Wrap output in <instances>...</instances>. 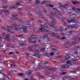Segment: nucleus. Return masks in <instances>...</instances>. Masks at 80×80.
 <instances>
[{
	"label": "nucleus",
	"mask_w": 80,
	"mask_h": 80,
	"mask_svg": "<svg viewBox=\"0 0 80 80\" xmlns=\"http://www.w3.org/2000/svg\"><path fill=\"white\" fill-rule=\"evenodd\" d=\"M50 18L51 19V21H52L51 22V23H52V25L48 23V22H47L46 24H45L44 25H42L41 24L40 26L41 28H39V30H38L37 32L38 33H39L40 32H44V31H45V30H46V32L48 33V32H49V30H47L43 28L44 27H45L46 28H48V25H49V27H52V28H54V27H55V26L53 25H55L56 22V20H55L54 18H53V17L51 16L50 17Z\"/></svg>",
	"instance_id": "obj_1"
},
{
	"label": "nucleus",
	"mask_w": 80,
	"mask_h": 80,
	"mask_svg": "<svg viewBox=\"0 0 80 80\" xmlns=\"http://www.w3.org/2000/svg\"><path fill=\"white\" fill-rule=\"evenodd\" d=\"M31 36L32 37L29 38L28 39V42H30V43H37V41L34 40V41H32V40H37L38 38V37L33 35H32Z\"/></svg>",
	"instance_id": "obj_2"
},
{
	"label": "nucleus",
	"mask_w": 80,
	"mask_h": 80,
	"mask_svg": "<svg viewBox=\"0 0 80 80\" xmlns=\"http://www.w3.org/2000/svg\"><path fill=\"white\" fill-rule=\"evenodd\" d=\"M15 16L18 17V15H12V17H13V18H14L15 20H19V22H20V23H22V24H23V25H30V24H29V23L28 22H23V21L22 20L19 19L18 18L16 17Z\"/></svg>",
	"instance_id": "obj_3"
},
{
	"label": "nucleus",
	"mask_w": 80,
	"mask_h": 80,
	"mask_svg": "<svg viewBox=\"0 0 80 80\" xmlns=\"http://www.w3.org/2000/svg\"><path fill=\"white\" fill-rule=\"evenodd\" d=\"M48 64V62L46 61H45L44 62H42V63H41L40 65H38V68L39 69H43L44 68H47V66L45 65H47Z\"/></svg>",
	"instance_id": "obj_4"
},
{
	"label": "nucleus",
	"mask_w": 80,
	"mask_h": 80,
	"mask_svg": "<svg viewBox=\"0 0 80 80\" xmlns=\"http://www.w3.org/2000/svg\"><path fill=\"white\" fill-rule=\"evenodd\" d=\"M26 26H24V28H23V26L19 25L18 26V27L20 28V29H23V32L26 33V32H28V30H27V28L25 27Z\"/></svg>",
	"instance_id": "obj_5"
},
{
	"label": "nucleus",
	"mask_w": 80,
	"mask_h": 80,
	"mask_svg": "<svg viewBox=\"0 0 80 80\" xmlns=\"http://www.w3.org/2000/svg\"><path fill=\"white\" fill-rule=\"evenodd\" d=\"M73 39L74 40H75L74 42H73L72 43V44L74 45H76V43H78V41L77 40V39L80 42V38H79V37H77V38H73Z\"/></svg>",
	"instance_id": "obj_6"
},
{
	"label": "nucleus",
	"mask_w": 80,
	"mask_h": 80,
	"mask_svg": "<svg viewBox=\"0 0 80 80\" xmlns=\"http://www.w3.org/2000/svg\"><path fill=\"white\" fill-rule=\"evenodd\" d=\"M17 25L16 24H13L11 25L12 28H13L14 29H15V30L17 31V30H19V29L17 27Z\"/></svg>",
	"instance_id": "obj_7"
},
{
	"label": "nucleus",
	"mask_w": 80,
	"mask_h": 80,
	"mask_svg": "<svg viewBox=\"0 0 80 80\" xmlns=\"http://www.w3.org/2000/svg\"><path fill=\"white\" fill-rule=\"evenodd\" d=\"M51 37H57V36H58V34L56 33V34H55V33H52L51 34L48 33V34Z\"/></svg>",
	"instance_id": "obj_8"
},
{
	"label": "nucleus",
	"mask_w": 80,
	"mask_h": 80,
	"mask_svg": "<svg viewBox=\"0 0 80 80\" xmlns=\"http://www.w3.org/2000/svg\"><path fill=\"white\" fill-rule=\"evenodd\" d=\"M34 57H35L36 58H40V56H42V55L40 54H38L37 53H34Z\"/></svg>",
	"instance_id": "obj_9"
},
{
	"label": "nucleus",
	"mask_w": 80,
	"mask_h": 80,
	"mask_svg": "<svg viewBox=\"0 0 80 80\" xmlns=\"http://www.w3.org/2000/svg\"><path fill=\"white\" fill-rule=\"evenodd\" d=\"M5 27H6V28H8L9 29H8V32H10V33L11 32V30H12V29L11 28H12L11 27H10L8 26L7 25H4Z\"/></svg>",
	"instance_id": "obj_10"
},
{
	"label": "nucleus",
	"mask_w": 80,
	"mask_h": 80,
	"mask_svg": "<svg viewBox=\"0 0 80 80\" xmlns=\"http://www.w3.org/2000/svg\"><path fill=\"white\" fill-rule=\"evenodd\" d=\"M53 10H55V12H57V14L59 15V16H62V14L58 12V9L56 8H53Z\"/></svg>",
	"instance_id": "obj_11"
},
{
	"label": "nucleus",
	"mask_w": 80,
	"mask_h": 80,
	"mask_svg": "<svg viewBox=\"0 0 80 80\" xmlns=\"http://www.w3.org/2000/svg\"><path fill=\"white\" fill-rule=\"evenodd\" d=\"M50 14L52 16V17H56V16H57L56 13L53 11H51V12H50Z\"/></svg>",
	"instance_id": "obj_12"
},
{
	"label": "nucleus",
	"mask_w": 80,
	"mask_h": 80,
	"mask_svg": "<svg viewBox=\"0 0 80 80\" xmlns=\"http://www.w3.org/2000/svg\"><path fill=\"white\" fill-rule=\"evenodd\" d=\"M0 74H1L2 75H3V77H4V78H8V77H7V76L5 75V73L2 72L0 71Z\"/></svg>",
	"instance_id": "obj_13"
},
{
	"label": "nucleus",
	"mask_w": 80,
	"mask_h": 80,
	"mask_svg": "<svg viewBox=\"0 0 80 80\" xmlns=\"http://www.w3.org/2000/svg\"><path fill=\"white\" fill-rule=\"evenodd\" d=\"M37 75H38V77H39L41 78H42V79H44V78H45V77L40 75V74L39 73H37Z\"/></svg>",
	"instance_id": "obj_14"
},
{
	"label": "nucleus",
	"mask_w": 80,
	"mask_h": 80,
	"mask_svg": "<svg viewBox=\"0 0 80 80\" xmlns=\"http://www.w3.org/2000/svg\"><path fill=\"white\" fill-rule=\"evenodd\" d=\"M70 76H65L62 77V80H67V79H70Z\"/></svg>",
	"instance_id": "obj_15"
},
{
	"label": "nucleus",
	"mask_w": 80,
	"mask_h": 80,
	"mask_svg": "<svg viewBox=\"0 0 80 80\" xmlns=\"http://www.w3.org/2000/svg\"><path fill=\"white\" fill-rule=\"evenodd\" d=\"M36 13H38V15H39V17L40 18H43V17L42 16V15H40V14H42V13L40 12H38V11L36 12Z\"/></svg>",
	"instance_id": "obj_16"
},
{
	"label": "nucleus",
	"mask_w": 80,
	"mask_h": 80,
	"mask_svg": "<svg viewBox=\"0 0 80 80\" xmlns=\"http://www.w3.org/2000/svg\"><path fill=\"white\" fill-rule=\"evenodd\" d=\"M2 12H4V13H8V11L7 10H1L0 11V13H2Z\"/></svg>",
	"instance_id": "obj_17"
},
{
	"label": "nucleus",
	"mask_w": 80,
	"mask_h": 80,
	"mask_svg": "<svg viewBox=\"0 0 80 80\" xmlns=\"http://www.w3.org/2000/svg\"><path fill=\"white\" fill-rule=\"evenodd\" d=\"M71 28H77V25L75 24L74 25H72L71 26Z\"/></svg>",
	"instance_id": "obj_18"
},
{
	"label": "nucleus",
	"mask_w": 80,
	"mask_h": 80,
	"mask_svg": "<svg viewBox=\"0 0 80 80\" xmlns=\"http://www.w3.org/2000/svg\"><path fill=\"white\" fill-rule=\"evenodd\" d=\"M39 50L42 52H44L45 50V48H41L40 49H39Z\"/></svg>",
	"instance_id": "obj_19"
},
{
	"label": "nucleus",
	"mask_w": 80,
	"mask_h": 80,
	"mask_svg": "<svg viewBox=\"0 0 80 80\" xmlns=\"http://www.w3.org/2000/svg\"><path fill=\"white\" fill-rule=\"evenodd\" d=\"M66 57L67 58L65 59L66 60H67V59H70V54H66Z\"/></svg>",
	"instance_id": "obj_20"
},
{
	"label": "nucleus",
	"mask_w": 80,
	"mask_h": 80,
	"mask_svg": "<svg viewBox=\"0 0 80 80\" xmlns=\"http://www.w3.org/2000/svg\"><path fill=\"white\" fill-rule=\"evenodd\" d=\"M78 22L77 20H74V19H72V20H71L70 22H74V23H76Z\"/></svg>",
	"instance_id": "obj_21"
},
{
	"label": "nucleus",
	"mask_w": 80,
	"mask_h": 80,
	"mask_svg": "<svg viewBox=\"0 0 80 80\" xmlns=\"http://www.w3.org/2000/svg\"><path fill=\"white\" fill-rule=\"evenodd\" d=\"M69 47H70V45L67 43H66L64 44V46L63 47L64 48H68Z\"/></svg>",
	"instance_id": "obj_22"
},
{
	"label": "nucleus",
	"mask_w": 80,
	"mask_h": 80,
	"mask_svg": "<svg viewBox=\"0 0 80 80\" xmlns=\"http://www.w3.org/2000/svg\"><path fill=\"white\" fill-rule=\"evenodd\" d=\"M60 70H62V71H63L65 70V68L63 65L61 66Z\"/></svg>",
	"instance_id": "obj_23"
},
{
	"label": "nucleus",
	"mask_w": 80,
	"mask_h": 80,
	"mask_svg": "<svg viewBox=\"0 0 80 80\" xmlns=\"http://www.w3.org/2000/svg\"><path fill=\"white\" fill-rule=\"evenodd\" d=\"M48 37V34H45L44 35H43L42 38L44 39Z\"/></svg>",
	"instance_id": "obj_24"
},
{
	"label": "nucleus",
	"mask_w": 80,
	"mask_h": 80,
	"mask_svg": "<svg viewBox=\"0 0 80 80\" xmlns=\"http://www.w3.org/2000/svg\"><path fill=\"white\" fill-rule=\"evenodd\" d=\"M16 8L13 6H11L9 8V10H13V9H16Z\"/></svg>",
	"instance_id": "obj_25"
},
{
	"label": "nucleus",
	"mask_w": 80,
	"mask_h": 80,
	"mask_svg": "<svg viewBox=\"0 0 80 80\" xmlns=\"http://www.w3.org/2000/svg\"><path fill=\"white\" fill-rule=\"evenodd\" d=\"M36 2L35 3V5L39 4L40 3V0H35Z\"/></svg>",
	"instance_id": "obj_26"
},
{
	"label": "nucleus",
	"mask_w": 80,
	"mask_h": 80,
	"mask_svg": "<svg viewBox=\"0 0 80 80\" xmlns=\"http://www.w3.org/2000/svg\"><path fill=\"white\" fill-rule=\"evenodd\" d=\"M62 22L64 23V26L65 27H67V28H70V25L67 26V24L65 23V22L62 21Z\"/></svg>",
	"instance_id": "obj_27"
},
{
	"label": "nucleus",
	"mask_w": 80,
	"mask_h": 80,
	"mask_svg": "<svg viewBox=\"0 0 80 80\" xmlns=\"http://www.w3.org/2000/svg\"><path fill=\"white\" fill-rule=\"evenodd\" d=\"M68 6V4H66L64 5V6L62 5H61L60 6V7H62V8H66V7H67L64 6Z\"/></svg>",
	"instance_id": "obj_28"
},
{
	"label": "nucleus",
	"mask_w": 80,
	"mask_h": 80,
	"mask_svg": "<svg viewBox=\"0 0 80 80\" xmlns=\"http://www.w3.org/2000/svg\"><path fill=\"white\" fill-rule=\"evenodd\" d=\"M48 2V3H49L50 2V1H43L42 2V4H45L46 3H47Z\"/></svg>",
	"instance_id": "obj_29"
},
{
	"label": "nucleus",
	"mask_w": 80,
	"mask_h": 80,
	"mask_svg": "<svg viewBox=\"0 0 80 80\" xmlns=\"http://www.w3.org/2000/svg\"><path fill=\"white\" fill-rule=\"evenodd\" d=\"M72 3L73 5H75V4H78V3H80V2H72Z\"/></svg>",
	"instance_id": "obj_30"
},
{
	"label": "nucleus",
	"mask_w": 80,
	"mask_h": 80,
	"mask_svg": "<svg viewBox=\"0 0 80 80\" xmlns=\"http://www.w3.org/2000/svg\"><path fill=\"white\" fill-rule=\"evenodd\" d=\"M20 3H21V2H18L16 4V8H17L18 7V5H20Z\"/></svg>",
	"instance_id": "obj_31"
},
{
	"label": "nucleus",
	"mask_w": 80,
	"mask_h": 80,
	"mask_svg": "<svg viewBox=\"0 0 80 80\" xmlns=\"http://www.w3.org/2000/svg\"><path fill=\"white\" fill-rule=\"evenodd\" d=\"M62 65L65 68H68V67H69L68 65L67 64H64L63 65Z\"/></svg>",
	"instance_id": "obj_32"
},
{
	"label": "nucleus",
	"mask_w": 80,
	"mask_h": 80,
	"mask_svg": "<svg viewBox=\"0 0 80 80\" xmlns=\"http://www.w3.org/2000/svg\"><path fill=\"white\" fill-rule=\"evenodd\" d=\"M66 38V37H65V36H64L62 37V38L59 39V40H65Z\"/></svg>",
	"instance_id": "obj_33"
},
{
	"label": "nucleus",
	"mask_w": 80,
	"mask_h": 80,
	"mask_svg": "<svg viewBox=\"0 0 80 80\" xmlns=\"http://www.w3.org/2000/svg\"><path fill=\"white\" fill-rule=\"evenodd\" d=\"M50 70H51V71H53L54 72L55 71L56 69L54 68H50Z\"/></svg>",
	"instance_id": "obj_34"
},
{
	"label": "nucleus",
	"mask_w": 80,
	"mask_h": 80,
	"mask_svg": "<svg viewBox=\"0 0 80 80\" xmlns=\"http://www.w3.org/2000/svg\"><path fill=\"white\" fill-rule=\"evenodd\" d=\"M59 29H60V32H62V31L63 30V28L62 27H60L59 28Z\"/></svg>",
	"instance_id": "obj_35"
},
{
	"label": "nucleus",
	"mask_w": 80,
	"mask_h": 80,
	"mask_svg": "<svg viewBox=\"0 0 80 80\" xmlns=\"http://www.w3.org/2000/svg\"><path fill=\"white\" fill-rule=\"evenodd\" d=\"M5 38H10V35L9 34H8L6 35V36Z\"/></svg>",
	"instance_id": "obj_36"
},
{
	"label": "nucleus",
	"mask_w": 80,
	"mask_h": 80,
	"mask_svg": "<svg viewBox=\"0 0 80 80\" xmlns=\"http://www.w3.org/2000/svg\"><path fill=\"white\" fill-rule=\"evenodd\" d=\"M32 73V72L30 70H29L28 72V75H30Z\"/></svg>",
	"instance_id": "obj_37"
},
{
	"label": "nucleus",
	"mask_w": 80,
	"mask_h": 80,
	"mask_svg": "<svg viewBox=\"0 0 80 80\" xmlns=\"http://www.w3.org/2000/svg\"><path fill=\"white\" fill-rule=\"evenodd\" d=\"M54 30L56 32H58V28L57 27L54 28Z\"/></svg>",
	"instance_id": "obj_38"
},
{
	"label": "nucleus",
	"mask_w": 80,
	"mask_h": 80,
	"mask_svg": "<svg viewBox=\"0 0 80 80\" xmlns=\"http://www.w3.org/2000/svg\"><path fill=\"white\" fill-rule=\"evenodd\" d=\"M28 15H29V16H31V17H34V16L32 14H31V13L30 12H28Z\"/></svg>",
	"instance_id": "obj_39"
},
{
	"label": "nucleus",
	"mask_w": 80,
	"mask_h": 80,
	"mask_svg": "<svg viewBox=\"0 0 80 80\" xmlns=\"http://www.w3.org/2000/svg\"><path fill=\"white\" fill-rule=\"evenodd\" d=\"M50 73H52V72H46L45 73V75H50Z\"/></svg>",
	"instance_id": "obj_40"
},
{
	"label": "nucleus",
	"mask_w": 80,
	"mask_h": 80,
	"mask_svg": "<svg viewBox=\"0 0 80 80\" xmlns=\"http://www.w3.org/2000/svg\"><path fill=\"white\" fill-rule=\"evenodd\" d=\"M1 35L2 37H4V36H5V35H6V34H5V32H2V34Z\"/></svg>",
	"instance_id": "obj_41"
},
{
	"label": "nucleus",
	"mask_w": 80,
	"mask_h": 80,
	"mask_svg": "<svg viewBox=\"0 0 80 80\" xmlns=\"http://www.w3.org/2000/svg\"><path fill=\"white\" fill-rule=\"evenodd\" d=\"M24 74H22V73H19V74H18V76H19V77H20V76H21L22 77V76H23V75Z\"/></svg>",
	"instance_id": "obj_42"
},
{
	"label": "nucleus",
	"mask_w": 80,
	"mask_h": 80,
	"mask_svg": "<svg viewBox=\"0 0 80 80\" xmlns=\"http://www.w3.org/2000/svg\"><path fill=\"white\" fill-rule=\"evenodd\" d=\"M42 18L43 19V20H45L46 22H48V20L46 18L43 17Z\"/></svg>",
	"instance_id": "obj_43"
},
{
	"label": "nucleus",
	"mask_w": 80,
	"mask_h": 80,
	"mask_svg": "<svg viewBox=\"0 0 80 80\" xmlns=\"http://www.w3.org/2000/svg\"><path fill=\"white\" fill-rule=\"evenodd\" d=\"M20 45H21V46H25V44H23V43H20Z\"/></svg>",
	"instance_id": "obj_44"
},
{
	"label": "nucleus",
	"mask_w": 80,
	"mask_h": 80,
	"mask_svg": "<svg viewBox=\"0 0 80 80\" xmlns=\"http://www.w3.org/2000/svg\"><path fill=\"white\" fill-rule=\"evenodd\" d=\"M4 39L5 40H7V41H8V42H10V39H9V38H5Z\"/></svg>",
	"instance_id": "obj_45"
},
{
	"label": "nucleus",
	"mask_w": 80,
	"mask_h": 80,
	"mask_svg": "<svg viewBox=\"0 0 80 80\" xmlns=\"http://www.w3.org/2000/svg\"><path fill=\"white\" fill-rule=\"evenodd\" d=\"M14 32L15 31L14 30H12V29H11L10 32L11 33H14Z\"/></svg>",
	"instance_id": "obj_46"
},
{
	"label": "nucleus",
	"mask_w": 80,
	"mask_h": 80,
	"mask_svg": "<svg viewBox=\"0 0 80 80\" xmlns=\"http://www.w3.org/2000/svg\"><path fill=\"white\" fill-rule=\"evenodd\" d=\"M67 73V72H62V73H60V75H65Z\"/></svg>",
	"instance_id": "obj_47"
},
{
	"label": "nucleus",
	"mask_w": 80,
	"mask_h": 80,
	"mask_svg": "<svg viewBox=\"0 0 80 80\" xmlns=\"http://www.w3.org/2000/svg\"><path fill=\"white\" fill-rule=\"evenodd\" d=\"M76 60H79L80 59V58L79 57H76Z\"/></svg>",
	"instance_id": "obj_48"
},
{
	"label": "nucleus",
	"mask_w": 80,
	"mask_h": 80,
	"mask_svg": "<svg viewBox=\"0 0 80 80\" xmlns=\"http://www.w3.org/2000/svg\"><path fill=\"white\" fill-rule=\"evenodd\" d=\"M60 35L61 36H65V34L64 33H61Z\"/></svg>",
	"instance_id": "obj_49"
},
{
	"label": "nucleus",
	"mask_w": 80,
	"mask_h": 80,
	"mask_svg": "<svg viewBox=\"0 0 80 80\" xmlns=\"http://www.w3.org/2000/svg\"><path fill=\"white\" fill-rule=\"evenodd\" d=\"M49 7H50L51 8H53V5H49Z\"/></svg>",
	"instance_id": "obj_50"
},
{
	"label": "nucleus",
	"mask_w": 80,
	"mask_h": 80,
	"mask_svg": "<svg viewBox=\"0 0 80 80\" xmlns=\"http://www.w3.org/2000/svg\"><path fill=\"white\" fill-rule=\"evenodd\" d=\"M71 64L72 65H73L74 64V62H73V61L71 60Z\"/></svg>",
	"instance_id": "obj_51"
},
{
	"label": "nucleus",
	"mask_w": 80,
	"mask_h": 80,
	"mask_svg": "<svg viewBox=\"0 0 80 80\" xmlns=\"http://www.w3.org/2000/svg\"><path fill=\"white\" fill-rule=\"evenodd\" d=\"M19 15L22 16V17H23V14H22V13L21 12L19 13Z\"/></svg>",
	"instance_id": "obj_52"
},
{
	"label": "nucleus",
	"mask_w": 80,
	"mask_h": 80,
	"mask_svg": "<svg viewBox=\"0 0 80 80\" xmlns=\"http://www.w3.org/2000/svg\"><path fill=\"white\" fill-rule=\"evenodd\" d=\"M45 55H46V57H49V54L47 53H45Z\"/></svg>",
	"instance_id": "obj_53"
},
{
	"label": "nucleus",
	"mask_w": 80,
	"mask_h": 80,
	"mask_svg": "<svg viewBox=\"0 0 80 80\" xmlns=\"http://www.w3.org/2000/svg\"><path fill=\"white\" fill-rule=\"evenodd\" d=\"M71 17H73V18H74L75 17H76V16L75 15H71Z\"/></svg>",
	"instance_id": "obj_54"
},
{
	"label": "nucleus",
	"mask_w": 80,
	"mask_h": 80,
	"mask_svg": "<svg viewBox=\"0 0 80 80\" xmlns=\"http://www.w3.org/2000/svg\"><path fill=\"white\" fill-rule=\"evenodd\" d=\"M36 10H38V11H41L40 10V9L39 8H36Z\"/></svg>",
	"instance_id": "obj_55"
},
{
	"label": "nucleus",
	"mask_w": 80,
	"mask_h": 80,
	"mask_svg": "<svg viewBox=\"0 0 80 80\" xmlns=\"http://www.w3.org/2000/svg\"><path fill=\"white\" fill-rule=\"evenodd\" d=\"M67 64H69L70 63V61H68L66 62Z\"/></svg>",
	"instance_id": "obj_56"
},
{
	"label": "nucleus",
	"mask_w": 80,
	"mask_h": 80,
	"mask_svg": "<svg viewBox=\"0 0 80 80\" xmlns=\"http://www.w3.org/2000/svg\"><path fill=\"white\" fill-rule=\"evenodd\" d=\"M54 55V53L52 52L50 54V55L51 56H52V55Z\"/></svg>",
	"instance_id": "obj_57"
},
{
	"label": "nucleus",
	"mask_w": 80,
	"mask_h": 80,
	"mask_svg": "<svg viewBox=\"0 0 80 80\" xmlns=\"http://www.w3.org/2000/svg\"><path fill=\"white\" fill-rule=\"evenodd\" d=\"M72 8V10H74V11H75V10H76V8Z\"/></svg>",
	"instance_id": "obj_58"
},
{
	"label": "nucleus",
	"mask_w": 80,
	"mask_h": 80,
	"mask_svg": "<svg viewBox=\"0 0 80 80\" xmlns=\"http://www.w3.org/2000/svg\"><path fill=\"white\" fill-rule=\"evenodd\" d=\"M35 61L34 60H32V61H31V63H35Z\"/></svg>",
	"instance_id": "obj_59"
},
{
	"label": "nucleus",
	"mask_w": 80,
	"mask_h": 80,
	"mask_svg": "<svg viewBox=\"0 0 80 80\" xmlns=\"http://www.w3.org/2000/svg\"><path fill=\"white\" fill-rule=\"evenodd\" d=\"M11 62H12V63H16V62L14 60L11 61Z\"/></svg>",
	"instance_id": "obj_60"
},
{
	"label": "nucleus",
	"mask_w": 80,
	"mask_h": 80,
	"mask_svg": "<svg viewBox=\"0 0 80 80\" xmlns=\"http://www.w3.org/2000/svg\"><path fill=\"white\" fill-rule=\"evenodd\" d=\"M7 47H10V43H8V44H7L6 45Z\"/></svg>",
	"instance_id": "obj_61"
},
{
	"label": "nucleus",
	"mask_w": 80,
	"mask_h": 80,
	"mask_svg": "<svg viewBox=\"0 0 80 80\" xmlns=\"http://www.w3.org/2000/svg\"><path fill=\"white\" fill-rule=\"evenodd\" d=\"M37 22H39V23H42V21L39 20H37Z\"/></svg>",
	"instance_id": "obj_62"
},
{
	"label": "nucleus",
	"mask_w": 80,
	"mask_h": 80,
	"mask_svg": "<svg viewBox=\"0 0 80 80\" xmlns=\"http://www.w3.org/2000/svg\"><path fill=\"white\" fill-rule=\"evenodd\" d=\"M25 55L27 56V57H28V55H29V54L28 53H25Z\"/></svg>",
	"instance_id": "obj_63"
},
{
	"label": "nucleus",
	"mask_w": 80,
	"mask_h": 80,
	"mask_svg": "<svg viewBox=\"0 0 80 80\" xmlns=\"http://www.w3.org/2000/svg\"><path fill=\"white\" fill-rule=\"evenodd\" d=\"M31 80H35L34 79V78H32V76L31 78Z\"/></svg>",
	"instance_id": "obj_64"
}]
</instances>
